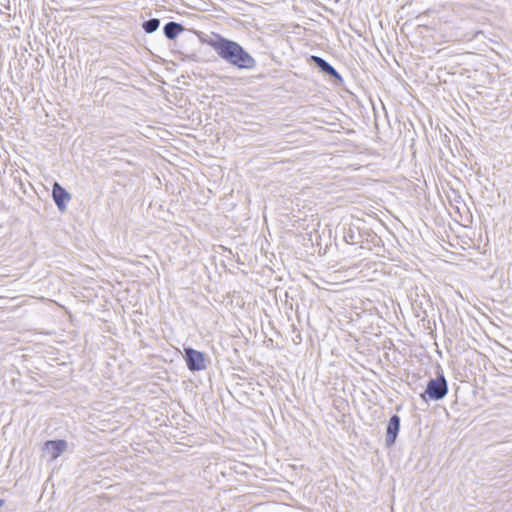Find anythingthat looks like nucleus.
Segmentation results:
<instances>
[{
  "label": "nucleus",
  "mask_w": 512,
  "mask_h": 512,
  "mask_svg": "<svg viewBox=\"0 0 512 512\" xmlns=\"http://www.w3.org/2000/svg\"><path fill=\"white\" fill-rule=\"evenodd\" d=\"M212 47L226 63L240 70H253L257 62L238 42L219 36Z\"/></svg>",
  "instance_id": "1"
},
{
  "label": "nucleus",
  "mask_w": 512,
  "mask_h": 512,
  "mask_svg": "<svg viewBox=\"0 0 512 512\" xmlns=\"http://www.w3.org/2000/svg\"><path fill=\"white\" fill-rule=\"evenodd\" d=\"M448 393V384L443 374L438 375L436 378H432L428 381L426 389L421 397L433 401L443 399Z\"/></svg>",
  "instance_id": "2"
},
{
  "label": "nucleus",
  "mask_w": 512,
  "mask_h": 512,
  "mask_svg": "<svg viewBox=\"0 0 512 512\" xmlns=\"http://www.w3.org/2000/svg\"><path fill=\"white\" fill-rule=\"evenodd\" d=\"M184 359L186 366L191 372H198L206 369L205 354L192 347L184 348Z\"/></svg>",
  "instance_id": "3"
},
{
  "label": "nucleus",
  "mask_w": 512,
  "mask_h": 512,
  "mask_svg": "<svg viewBox=\"0 0 512 512\" xmlns=\"http://www.w3.org/2000/svg\"><path fill=\"white\" fill-rule=\"evenodd\" d=\"M310 63L314 64L317 68H319V70L322 73L330 76L331 78L335 79L339 83L343 82V78L340 75V73L324 58H322L320 56H316V55H311Z\"/></svg>",
  "instance_id": "4"
},
{
  "label": "nucleus",
  "mask_w": 512,
  "mask_h": 512,
  "mask_svg": "<svg viewBox=\"0 0 512 512\" xmlns=\"http://www.w3.org/2000/svg\"><path fill=\"white\" fill-rule=\"evenodd\" d=\"M400 417L397 414H393L387 424L386 427V437L385 442L386 446L391 447L395 444L396 439L398 437L400 431Z\"/></svg>",
  "instance_id": "5"
},
{
  "label": "nucleus",
  "mask_w": 512,
  "mask_h": 512,
  "mask_svg": "<svg viewBox=\"0 0 512 512\" xmlns=\"http://www.w3.org/2000/svg\"><path fill=\"white\" fill-rule=\"evenodd\" d=\"M53 200L60 211L66 209L67 202L71 199V195L59 183L55 182L52 187Z\"/></svg>",
  "instance_id": "6"
},
{
  "label": "nucleus",
  "mask_w": 512,
  "mask_h": 512,
  "mask_svg": "<svg viewBox=\"0 0 512 512\" xmlns=\"http://www.w3.org/2000/svg\"><path fill=\"white\" fill-rule=\"evenodd\" d=\"M343 239L347 244L357 245L363 242L364 235L359 227L348 225L343 227Z\"/></svg>",
  "instance_id": "7"
},
{
  "label": "nucleus",
  "mask_w": 512,
  "mask_h": 512,
  "mask_svg": "<svg viewBox=\"0 0 512 512\" xmlns=\"http://www.w3.org/2000/svg\"><path fill=\"white\" fill-rule=\"evenodd\" d=\"M67 448L65 440H49L45 442V449L51 454L52 459L58 458Z\"/></svg>",
  "instance_id": "8"
},
{
  "label": "nucleus",
  "mask_w": 512,
  "mask_h": 512,
  "mask_svg": "<svg viewBox=\"0 0 512 512\" xmlns=\"http://www.w3.org/2000/svg\"><path fill=\"white\" fill-rule=\"evenodd\" d=\"M183 30V25L174 21L166 23L163 27V33L169 40H174Z\"/></svg>",
  "instance_id": "9"
},
{
  "label": "nucleus",
  "mask_w": 512,
  "mask_h": 512,
  "mask_svg": "<svg viewBox=\"0 0 512 512\" xmlns=\"http://www.w3.org/2000/svg\"><path fill=\"white\" fill-rule=\"evenodd\" d=\"M160 26V20L158 18H150L142 23V29L145 33L151 34L158 30Z\"/></svg>",
  "instance_id": "10"
},
{
  "label": "nucleus",
  "mask_w": 512,
  "mask_h": 512,
  "mask_svg": "<svg viewBox=\"0 0 512 512\" xmlns=\"http://www.w3.org/2000/svg\"><path fill=\"white\" fill-rule=\"evenodd\" d=\"M4 504V501L0 499V507Z\"/></svg>",
  "instance_id": "11"
}]
</instances>
